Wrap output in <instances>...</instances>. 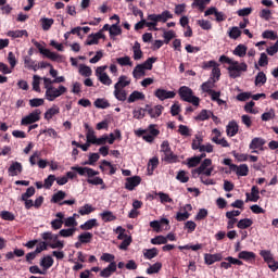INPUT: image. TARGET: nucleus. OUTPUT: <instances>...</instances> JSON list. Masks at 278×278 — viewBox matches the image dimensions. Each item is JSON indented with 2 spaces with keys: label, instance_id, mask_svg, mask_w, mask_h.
<instances>
[{
  "label": "nucleus",
  "instance_id": "1",
  "mask_svg": "<svg viewBox=\"0 0 278 278\" xmlns=\"http://www.w3.org/2000/svg\"><path fill=\"white\" fill-rule=\"evenodd\" d=\"M178 94L182 101H186L187 103H192V105H195V108H199V103L201 102V99L194 96V92L190 89V87H187V86L180 87L178 90Z\"/></svg>",
  "mask_w": 278,
  "mask_h": 278
},
{
  "label": "nucleus",
  "instance_id": "2",
  "mask_svg": "<svg viewBox=\"0 0 278 278\" xmlns=\"http://www.w3.org/2000/svg\"><path fill=\"white\" fill-rule=\"evenodd\" d=\"M41 238L50 249H62L64 247V241H61L59 236L51 231L41 233Z\"/></svg>",
  "mask_w": 278,
  "mask_h": 278
},
{
  "label": "nucleus",
  "instance_id": "3",
  "mask_svg": "<svg viewBox=\"0 0 278 278\" xmlns=\"http://www.w3.org/2000/svg\"><path fill=\"white\" fill-rule=\"evenodd\" d=\"M249 66L247 63H239L238 61H233L228 66V75L232 79H236L242 75V73H247Z\"/></svg>",
  "mask_w": 278,
  "mask_h": 278
},
{
  "label": "nucleus",
  "instance_id": "4",
  "mask_svg": "<svg viewBox=\"0 0 278 278\" xmlns=\"http://www.w3.org/2000/svg\"><path fill=\"white\" fill-rule=\"evenodd\" d=\"M62 94H66V87L63 85L59 86L58 88L52 86L46 89L45 98L47 101H55V99L62 97Z\"/></svg>",
  "mask_w": 278,
  "mask_h": 278
},
{
  "label": "nucleus",
  "instance_id": "5",
  "mask_svg": "<svg viewBox=\"0 0 278 278\" xmlns=\"http://www.w3.org/2000/svg\"><path fill=\"white\" fill-rule=\"evenodd\" d=\"M197 175H205V177H212V173H214V166H212V160L205 159L201 165L193 170Z\"/></svg>",
  "mask_w": 278,
  "mask_h": 278
},
{
  "label": "nucleus",
  "instance_id": "6",
  "mask_svg": "<svg viewBox=\"0 0 278 278\" xmlns=\"http://www.w3.org/2000/svg\"><path fill=\"white\" fill-rule=\"evenodd\" d=\"M108 71V65L99 66L96 70V77H98V80L103 86H111L112 85V78L110 75L105 73Z\"/></svg>",
  "mask_w": 278,
  "mask_h": 278
},
{
  "label": "nucleus",
  "instance_id": "7",
  "mask_svg": "<svg viewBox=\"0 0 278 278\" xmlns=\"http://www.w3.org/2000/svg\"><path fill=\"white\" fill-rule=\"evenodd\" d=\"M40 116H42V111L39 109L34 110L22 118L21 125H34V123H38V121H40Z\"/></svg>",
  "mask_w": 278,
  "mask_h": 278
},
{
  "label": "nucleus",
  "instance_id": "8",
  "mask_svg": "<svg viewBox=\"0 0 278 278\" xmlns=\"http://www.w3.org/2000/svg\"><path fill=\"white\" fill-rule=\"evenodd\" d=\"M157 136H160V129H157L155 125L151 124L147 128V132L142 136V139L146 142H149V144H153V142H155V138Z\"/></svg>",
  "mask_w": 278,
  "mask_h": 278
},
{
  "label": "nucleus",
  "instance_id": "9",
  "mask_svg": "<svg viewBox=\"0 0 278 278\" xmlns=\"http://www.w3.org/2000/svg\"><path fill=\"white\" fill-rule=\"evenodd\" d=\"M35 47H38L39 52L42 53V55H46L49 60H52L53 62H64V56L51 52L49 49H43L37 41L35 42Z\"/></svg>",
  "mask_w": 278,
  "mask_h": 278
},
{
  "label": "nucleus",
  "instance_id": "10",
  "mask_svg": "<svg viewBox=\"0 0 278 278\" xmlns=\"http://www.w3.org/2000/svg\"><path fill=\"white\" fill-rule=\"evenodd\" d=\"M170 222L167 218H162L161 220L150 222V227L155 229L157 233L164 229V231H168L170 229Z\"/></svg>",
  "mask_w": 278,
  "mask_h": 278
},
{
  "label": "nucleus",
  "instance_id": "11",
  "mask_svg": "<svg viewBox=\"0 0 278 278\" xmlns=\"http://www.w3.org/2000/svg\"><path fill=\"white\" fill-rule=\"evenodd\" d=\"M177 93L175 91H168L164 88H159L154 91V97L159 99V101H166V99H175Z\"/></svg>",
  "mask_w": 278,
  "mask_h": 278
},
{
  "label": "nucleus",
  "instance_id": "12",
  "mask_svg": "<svg viewBox=\"0 0 278 278\" xmlns=\"http://www.w3.org/2000/svg\"><path fill=\"white\" fill-rule=\"evenodd\" d=\"M169 18H173L170 11H163L161 14L148 15V21H156V23H166Z\"/></svg>",
  "mask_w": 278,
  "mask_h": 278
},
{
  "label": "nucleus",
  "instance_id": "13",
  "mask_svg": "<svg viewBox=\"0 0 278 278\" xmlns=\"http://www.w3.org/2000/svg\"><path fill=\"white\" fill-rule=\"evenodd\" d=\"M71 169L76 170V173H78V175H80L81 177H84V175H86L87 177H97V175H99V172L90 167L73 166L71 167Z\"/></svg>",
  "mask_w": 278,
  "mask_h": 278
},
{
  "label": "nucleus",
  "instance_id": "14",
  "mask_svg": "<svg viewBox=\"0 0 278 278\" xmlns=\"http://www.w3.org/2000/svg\"><path fill=\"white\" fill-rule=\"evenodd\" d=\"M141 182L142 178H140V176L128 177L126 178L125 188L126 190L132 191L136 190Z\"/></svg>",
  "mask_w": 278,
  "mask_h": 278
},
{
  "label": "nucleus",
  "instance_id": "15",
  "mask_svg": "<svg viewBox=\"0 0 278 278\" xmlns=\"http://www.w3.org/2000/svg\"><path fill=\"white\" fill-rule=\"evenodd\" d=\"M230 170L236 173L238 177H247L249 175V165L241 164V165H230Z\"/></svg>",
  "mask_w": 278,
  "mask_h": 278
},
{
  "label": "nucleus",
  "instance_id": "16",
  "mask_svg": "<svg viewBox=\"0 0 278 278\" xmlns=\"http://www.w3.org/2000/svg\"><path fill=\"white\" fill-rule=\"evenodd\" d=\"M266 144V141L263 138L255 137L250 142L249 149L252 150V153H257V150L255 149H262Z\"/></svg>",
  "mask_w": 278,
  "mask_h": 278
},
{
  "label": "nucleus",
  "instance_id": "17",
  "mask_svg": "<svg viewBox=\"0 0 278 278\" xmlns=\"http://www.w3.org/2000/svg\"><path fill=\"white\" fill-rule=\"evenodd\" d=\"M245 202L249 203L251 201L252 203H257L260 201V189H257L256 186H253L251 189V193H245Z\"/></svg>",
  "mask_w": 278,
  "mask_h": 278
},
{
  "label": "nucleus",
  "instance_id": "18",
  "mask_svg": "<svg viewBox=\"0 0 278 278\" xmlns=\"http://www.w3.org/2000/svg\"><path fill=\"white\" fill-rule=\"evenodd\" d=\"M21 173H23V164L13 162L9 167V175L11 177H16L17 175H21Z\"/></svg>",
  "mask_w": 278,
  "mask_h": 278
},
{
  "label": "nucleus",
  "instance_id": "19",
  "mask_svg": "<svg viewBox=\"0 0 278 278\" xmlns=\"http://www.w3.org/2000/svg\"><path fill=\"white\" fill-rule=\"evenodd\" d=\"M239 131V126L236 121H230L228 125L226 126V134L229 138H233L236 134Z\"/></svg>",
  "mask_w": 278,
  "mask_h": 278
},
{
  "label": "nucleus",
  "instance_id": "20",
  "mask_svg": "<svg viewBox=\"0 0 278 278\" xmlns=\"http://www.w3.org/2000/svg\"><path fill=\"white\" fill-rule=\"evenodd\" d=\"M55 217L56 218L51 222L52 229H62V225H64V213L59 212L55 214Z\"/></svg>",
  "mask_w": 278,
  "mask_h": 278
},
{
  "label": "nucleus",
  "instance_id": "21",
  "mask_svg": "<svg viewBox=\"0 0 278 278\" xmlns=\"http://www.w3.org/2000/svg\"><path fill=\"white\" fill-rule=\"evenodd\" d=\"M131 51H132V58L135 61H139V60H142V58H144V53L142 52L140 42L136 41L131 48Z\"/></svg>",
  "mask_w": 278,
  "mask_h": 278
},
{
  "label": "nucleus",
  "instance_id": "22",
  "mask_svg": "<svg viewBox=\"0 0 278 278\" xmlns=\"http://www.w3.org/2000/svg\"><path fill=\"white\" fill-rule=\"evenodd\" d=\"M220 260H223V255L222 254H204V263L207 266H212V264H215V262H220Z\"/></svg>",
  "mask_w": 278,
  "mask_h": 278
},
{
  "label": "nucleus",
  "instance_id": "23",
  "mask_svg": "<svg viewBox=\"0 0 278 278\" xmlns=\"http://www.w3.org/2000/svg\"><path fill=\"white\" fill-rule=\"evenodd\" d=\"M115 270H116V263H111L108 265V267H105L100 271V277H103V278L112 277Z\"/></svg>",
  "mask_w": 278,
  "mask_h": 278
},
{
  "label": "nucleus",
  "instance_id": "24",
  "mask_svg": "<svg viewBox=\"0 0 278 278\" xmlns=\"http://www.w3.org/2000/svg\"><path fill=\"white\" fill-rule=\"evenodd\" d=\"M129 84H131V79H129V77H127L126 75H122L118 77V80L114 85V88H119V89L124 90V88H127V86H129Z\"/></svg>",
  "mask_w": 278,
  "mask_h": 278
},
{
  "label": "nucleus",
  "instance_id": "25",
  "mask_svg": "<svg viewBox=\"0 0 278 278\" xmlns=\"http://www.w3.org/2000/svg\"><path fill=\"white\" fill-rule=\"evenodd\" d=\"M60 114V108L58 105H52L50 109H48L45 113V119L51 121L53 116H58Z\"/></svg>",
  "mask_w": 278,
  "mask_h": 278
},
{
  "label": "nucleus",
  "instance_id": "26",
  "mask_svg": "<svg viewBox=\"0 0 278 278\" xmlns=\"http://www.w3.org/2000/svg\"><path fill=\"white\" fill-rule=\"evenodd\" d=\"M147 75V70L142 67V65L138 64L135 66L132 71V77L135 79H142Z\"/></svg>",
  "mask_w": 278,
  "mask_h": 278
},
{
  "label": "nucleus",
  "instance_id": "27",
  "mask_svg": "<svg viewBox=\"0 0 278 278\" xmlns=\"http://www.w3.org/2000/svg\"><path fill=\"white\" fill-rule=\"evenodd\" d=\"M40 266L41 268L45 270V273H47V270H49V268H51V266H53V257L51 256H45L40 260Z\"/></svg>",
  "mask_w": 278,
  "mask_h": 278
},
{
  "label": "nucleus",
  "instance_id": "28",
  "mask_svg": "<svg viewBox=\"0 0 278 278\" xmlns=\"http://www.w3.org/2000/svg\"><path fill=\"white\" fill-rule=\"evenodd\" d=\"M87 184H90L91 186H101V190H105L106 188L105 182L101 177H88Z\"/></svg>",
  "mask_w": 278,
  "mask_h": 278
},
{
  "label": "nucleus",
  "instance_id": "29",
  "mask_svg": "<svg viewBox=\"0 0 278 278\" xmlns=\"http://www.w3.org/2000/svg\"><path fill=\"white\" fill-rule=\"evenodd\" d=\"M113 94L117 101H127V91L125 89H119L118 87H114Z\"/></svg>",
  "mask_w": 278,
  "mask_h": 278
},
{
  "label": "nucleus",
  "instance_id": "30",
  "mask_svg": "<svg viewBox=\"0 0 278 278\" xmlns=\"http://www.w3.org/2000/svg\"><path fill=\"white\" fill-rule=\"evenodd\" d=\"M228 36L231 40H238L242 36V30L237 26H232L228 30Z\"/></svg>",
  "mask_w": 278,
  "mask_h": 278
},
{
  "label": "nucleus",
  "instance_id": "31",
  "mask_svg": "<svg viewBox=\"0 0 278 278\" xmlns=\"http://www.w3.org/2000/svg\"><path fill=\"white\" fill-rule=\"evenodd\" d=\"M136 101H144V93L140 91H134L128 97V103H136Z\"/></svg>",
  "mask_w": 278,
  "mask_h": 278
},
{
  "label": "nucleus",
  "instance_id": "32",
  "mask_svg": "<svg viewBox=\"0 0 278 278\" xmlns=\"http://www.w3.org/2000/svg\"><path fill=\"white\" fill-rule=\"evenodd\" d=\"M40 23H41V28L43 29V31H49V29H51V27H53V23H55V21L53 18L42 17L40 20Z\"/></svg>",
  "mask_w": 278,
  "mask_h": 278
},
{
  "label": "nucleus",
  "instance_id": "33",
  "mask_svg": "<svg viewBox=\"0 0 278 278\" xmlns=\"http://www.w3.org/2000/svg\"><path fill=\"white\" fill-rule=\"evenodd\" d=\"M116 62L119 66H134V61H131L129 55L117 58Z\"/></svg>",
  "mask_w": 278,
  "mask_h": 278
},
{
  "label": "nucleus",
  "instance_id": "34",
  "mask_svg": "<svg viewBox=\"0 0 278 278\" xmlns=\"http://www.w3.org/2000/svg\"><path fill=\"white\" fill-rule=\"evenodd\" d=\"M77 214H74L71 217H67L63 220V225H65V227H71V229H75V227H77Z\"/></svg>",
  "mask_w": 278,
  "mask_h": 278
},
{
  "label": "nucleus",
  "instance_id": "35",
  "mask_svg": "<svg viewBox=\"0 0 278 278\" xmlns=\"http://www.w3.org/2000/svg\"><path fill=\"white\" fill-rule=\"evenodd\" d=\"M247 50H248L247 46L240 43L235 48L232 53L238 58H244V55H247Z\"/></svg>",
  "mask_w": 278,
  "mask_h": 278
},
{
  "label": "nucleus",
  "instance_id": "36",
  "mask_svg": "<svg viewBox=\"0 0 278 278\" xmlns=\"http://www.w3.org/2000/svg\"><path fill=\"white\" fill-rule=\"evenodd\" d=\"M24 66L25 68H28L30 71H38V65L36 64V61L31 60L29 56L24 58Z\"/></svg>",
  "mask_w": 278,
  "mask_h": 278
},
{
  "label": "nucleus",
  "instance_id": "37",
  "mask_svg": "<svg viewBox=\"0 0 278 278\" xmlns=\"http://www.w3.org/2000/svg\"><path fill=\"white\" fill-rule=\"evenodd\" d=\"M239 260H244L245 262H251V260L255 258V253L249 251H241L238 254Z\"/></svg>",
  "mask_w": 278,
  "mask_h": 278
},
{
  "label": "nucleus",
  "instance_id": "38",
  "mask_svg": "<svg viewBox=\"0 0 278 278\" xmlns=\"http://www.w3.org/2000/svg\"><path fill=\"white\" fill-rule=\"evenodd\" d=\"M157 253L159 251L156 248L143 250V256L146 260H153V257H157Z\"/></svg>",
  "mask_w": 278,
  "mask_h": 278
},
{
  "label": "nucleus",
  "instance_id": "39",
  "mask_svg": "<svg viewBox=\"0 0 278 278\" xmlns=\"http://www.w3.org/2000/svg\"><path fill=\"white\" fill-rule=\"evenodd\" d=\"M253 225V219L251 218H243L240 219L237 224L238 229H249Z\"/></svg>",
  "mask_w": 278,
  "mask_h": 278
},
{
  "label": "nucleus",
  "instance_id": "40",
  "mask_svg": "<svg viewBox=\"0 0 278 278\" xmlns=\"http://www.w3.org/2000/svg\"><path fill=\"white\" fill-rule=\"evenodd\" d=\"M76 231L77 228L61 229L59 236H61V238H72V236H75Z\"/></svg>",
  "mask_w": 278,
  "mask_h": 278
},
{
  "label": "nucleus",
  "instance_id": "41",
  "mask_svg": "<svg viewBox=\"0 0 278 278\" xmlns=\"http://www.w3.org/2000/svg\"><path fill=\"white\" fill-rule=\"evenodd\" d=\"M7 36L10 38H23V36H28L27 30H10L8 31Z\"/></svg>",
  "mask_w": 278,
  "mask_h": 278
},
{
  "label": "nucleus",
  "instance_id": "42",
  "mask_svg": "<svg viewBox=\"0 0 278 278\" xmlns=\"http://www.w3.org/2000/svg\"><path fill=\"white\" fill-rule=\"evenodd\" d=\"M219 66H220V64L217 63L211 73V79L215 84H216V81H218V79H220V67Z\"/></svg>",
  "mask_w": 278,
  "mask_h": 278
},
{
  "label": "nucleus",
  "instance_id": "43",
  "mask_svg": "<svg viewBox=\"0 0 278 278\" xmlns=\"http://www.w3.org/2000/svg\"><path fill=\"white\" fill-rule=\"evenodd\" d=\"M78 73H79V75H81L83 77H90V75H92V68H90V66L80 64V65H79Z\"/></svg>",
  "mask_w": 278,
  "mask_h": 278
},
{
  "label": "nucleus",
  "instance_id": "44",
  "mask_svg": "<svg viewBox=\"0 0 278 278\" xmlns=\"http://www.w3.org/2000/svg\"><path fill=\"white\" fill-rule=\"evenodd\" d=\"M100 216L104 223H112V220H116V216H114V213L111 211H105L101 213Z\"/></svg>",
  "mask_w": 278,
  "mask_h": 278
},
{
  "label": "nucleus",
  "instance_id": "45",
  "mask_svg": "<svg viewBox=\"0 0 278 278\" xmlns=\"http://www.w3.org/2000/svg\"><path fill=\"white\" fill-rule=\"evenodd\" d=\"M98 225L97 219H89L85 224L80 225V229H83V231H89V229H92Z\"/></svg>",
  "mask_w": 278,
  "mask_h": 278
},
{
  "label": "nucleus",
  "instance_id": "46",
  "mask_svg": "<svg viewBox=\"0 0 278 278\" xmlns=\"http://www.w3.org/2000/svg\"><path fill=\"white\" fill-rule=\"evenodd\" d=\"M78 240L81 244H88L92 240V232L80 233Z\"/></svg>",
  "mask_w": 278,
  "mask_h": 278
},
{
  "label": "nucleus",
  "instance_id": "47",
  "mask_svg": "<svg viewBox=\"0 0 278 278\" xmlns=\"http://www.w3.org/2000/svg\"><path fill=\"white\" fill-rule=\"evenodd\" d=\"M92 212H94V207L90 204H85L79 208L78 214H80V216H88V214H92Z\"/></svg>",
  "mask_w": 278,
  "mask_h": 278
},
{
  "label": "nucleus",
  "instance_id": "48",
  "mask_svg": "<svg viewBox=\"0 0 278 278\" xmlns=\"http://www.w3.org/2000/svg\"><path fill=\"white\" fill-rule=\"evenodd\" d=\"M156 61H157V59H155V58H149L147 61H144L140 65L146 71H152L153 70V64H155Z\"/></svg>",
  "mask_w": 278,
  "mask_h": 278
},
{
  "label": "nucleus",
  "instance_id": "49",
  "mask_svg": "<svg viewBox=\"0 0 278 278\" xmlns=\"http://www.w3.org/2000/svg\"><path fill=\"white\" fill-rule=\"evenodd\" d=\"M87 142L89 144H96L97 143V135H94V130L92 128H89L86 134Z\"/></svg>",
  "mask_w": 278,
  "mask_h": 278
},
{
  "label": "nucleus",
  "instance_id": "50",
  "mask_svg": "<svg viewBox=\"0 0 278 278\" xmlns=\"http://www.w3.org/2000/svg\"><path fill=\"white\" fill-rule=\"evenodd\" d=\"M160 270H162V263L157 262V263H154L153 265H151L147 269V274L148 275H155L156 273H160Z\"/></svg>",
  "mask_w": 278,
  "mask_h": 278
},
{
  "label": "nucleus",
  "instance_id": "51",
  "mask_svg": "<svg viewBox=\"0 0 278 278\" xmlns=\"http://www.w3.org/2000/svg\"><path fill=\"white\" fill-rule=\"evenodd\" d=\"M176 179L180 181V184H188V181H190V177L186 170L178 172Z\"/></svg>",
  "mask_w": 278,
  "mask_h": 278
},
{
  "label": "nucleus",
  "instance_id": "52",
  "mask_svg": "<svg viewBox=\"0 0 278 278\" xmlns=\"http://www.w3.org/2000/svg\"><path fill=\"white\" fill-rule=\"evenodd\" d=\"M207 3H210V0H193L191 7L199 8L200 12H203Z\"/></svg>",
  "mask_w": 278,
  "mask_h": 278
},
{
  "label": "nucleus",
  "instance_id": "53",
  "mask_svg": "<svg viewBox=\"0 0 278 278\" xmlns=\"http://www.w3.org/2000/svg\"><path fill=\"white\" fill-rule=\"evenodd\" d=\"M162 110H163V108L157 105V106H154V108L148 110V114H150L151 118H157V116L162 115Z\"/></svg>",
  "mask_w": 278,
  "mask_h": 278
},
{
  "label": "nucleus",
  "instance_id": "54",
  "mask_svg": "<svg viewBox=\"0 0 278 278\" xmlns=\"http://www.w3.org/2000/svg\"><path fill=\"white\" fill-rule=\"evenodd\" d=\"M99 157H100L99 153H91L89 155V160L87 162L83 163V164H84V166H86V165L94 166V164H97V162H99Z\"/></svg>",
  "mask_w": 278,
  "mask_h": 278
},
{
  "label": "nucleus",
  "instance_id": "55",
  "mask_svg": "<svg viewBox=\"0 0 278 278\" xmlns=\"http://www.w3.org/2000/svg\"><path fill=\"white\" fill-rule=\"evenodd\" d=\"M266 81H267L266 74H264V72H260L255 77V86H264Z\"/></svg>",
  "mask_w": 278,
  "mask_h": 278
},
{
  "label": "nucleus",
  "instance_id": "56",
  "mask_svg": "<svg viewBox=\"0 0 278 278\" xmlns=\"http://www.w3.org/2000/svg\"><path fill=\"white\" fill-rule=\"evenodd\" d=\"M212 116V111L202 110L200 114L195 117V121H207Z\"/></svg>",
  "mask_w": 278,
  "mask_h": 278
},
{
  "label": "nucleus",
  "instance_id": "57",
  "mask_svg": "<svg viewBox=\"0 0 278 278\" xmlns=\"http://www.w3.org/2000/svg\"><path fill=\"white\" fill-rule=\"evenodd\" d=\"M151 244H167V238L165 236H156L154 238L151 239Z\"/></svg>",
  "mask_w": 278,
  "mask_h": 278
},
{
  "label": "nucleus",
  "instance_id": "58",
  "mask_svg": "<svg viewBox=\"0 0 278 278\" xmlns=\"http://www.w3.org/2000/svg\"><path fill=\"white\" fill-rule=\"evenodd\" d=\"M40 79H42V78L38 75L33 76V90H35V92H41Z\"/></svg>",
  "mask_w": 278,
  "mask_h": 278
},
{
  "label": "nucleus",
  "instance_id": "59",
  "mask_svg": "<svg viewBox=\"0 0 278 278\" xmlns=\"http://www.w3.org/2000/svg\"><path fill=\"white\" fill-rule=\"evenodd\" d=\"M30 108H40L41 105H45V99L42 98H34L29 100Z\"/></svg>",
  "mask_w": 278,
  "mask_h": 278
},
{
  "label": "nucleus",
  "instance_id": "60",
  "mask_svg": "<svg viewBox=\"0 0 278 278\" xmlns=\"http://www.w3.org/2000/svg\"><path fill=\"white\" fill-rule=\"evenodd\" d=\"M216 83H214V80H208L206 83H203L201 88L204 92H207L208 94L213 91L212 88H214V85Z\"/></svg>",
  "mask_w": 278,
  "mask_h": 278
},
{
  "label": "nucleus",
  "instance_id": "61",
  "mask_svg": "<svg viewBox=\"0 0 278 278\" xmlns=\"http://www.w3.org/2000/svg\"><path fill=\"white\" fill-rule=\"evenodd\" d=\"M155 195L160 198L161 203H173V199L167 193L159 192Z\"/></svg>",
  "mask_w": 278,
  "mask_h": 278
},
{
  "label": "nucleus",
  "instance_id": "62",
  "mask_svg": "<svg viewBox=\"0 0 278 278\" xmlns=\"http://www.w3.org/2000/svg\"><path fill=\"white\" fill-rule=\"evenodd\" d=\"M109 34L110 36H121L122 34L121 26H118V24H113L109 28Z\"/></svg>",
  "mask_w": 278,
  "mask_h": 278
},
{
  "label": "nucleus",
  "instance_id": "63",
  "mask_svg": "<svg viewBox=\"0 0 278 278\" xmlns=\"http://www.w3.org/2000/svg\"><path fill=\"white\" fill-rule=\"evenodd\" d=\"M94 105L101 110H105V108H110V102L105 99H97Z\"/></svg>",
  "mask_w": 278,
  "mask_h": 278
},
{
  "label": "nucleus",
  "instance_id": "64",
  "mask_svg": "<svg viewBox=\"0 0 278 278\" xmlns=\"http://www.w3.org/2000/svg\"><path fill=\"white\" fill-rule=\"evenodd\" d=\"M197 23L204 30L212 29V23H210L207 20H198Z\"/></svg>",
  "mask_w": 278,
  "mask_h": 278
}]
</instances>
